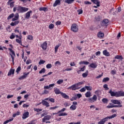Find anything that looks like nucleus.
<instances>
[{
    "label": "nucleus",
    "mask_w": 124,
    "mask_h": 124,
    "mask_svg": "<svg viewBox=\"0 0 124 124\" xmlns=\"http://www.w3.org/2000/svg\"><path fill=\"white\" fill-rule=\"evenodd\" d=\"M92 99L94 101V102L96 101V100H97V97L96 95H94L92 97Z\"/></svg>",
    "instance_id": "obj_52"
},
{
    "label": "nucleus",
    "mask_w": 124,
    "mask_h": 124,
    "mask_svg": "<svg viewBox=\"0 0 124 124\" xmlns=\"http://www.w3.org/2000/svg\"><path fill=\"white\" fill-rule=\"evenodd\" d=\"M61 4V0H56L53 4L54 7H56L57 5Z\"/></svg>",
    "instance_id": "obj_22"
},
{
    "label": "nucleus",
    "mask_w": 124,
    "mask_h": 124,
    "mask_svg": "<svg viewBox=\"0 0 124 124\" xmlns=\"http://www.w3.org/2000/svg\"><path fill=\"white\" fill-rule=\"evenodd\" d=\"M89 74V71L87 70L85 73L82 74V77L83 78H86L88 76V75Z\"/></svg>",
    "instance_id": "obj_29"
},
{
    "label": "nucleus",
    "mask_w": 124,
    "mask_h": 124,
    "mask_svg": "<svg viewBox=\"0 0 124 124\" xmlns=\"http://www.w3.org/2000/svg\"><path fill=\"white\" fill-rule=\"evenodd\" d=\"M18 28L19 27H16L15 29V32L16 33H19V36L18 35H16V43H18L20 45H22V34L21 33V32H20V31H19V30H18Z\"/></svg>",
    "instance_id": "obj_1"
},
{
    "label": "nucleus",
    "mask_w": 124,
    "mask_h": 124,
    "mask_svg": "<svg viewBox=\"0 0 124 124\" xmlns=\"http://www.w3.org/2000/svg\"><path fill=\"white\" fill-rule=\"evenodd\" d=\"M39 10H40V11H46L47 10V8L46 7H42L39 8Z\"/></svg>",
    "instance_id": "obj_32"
},
{
    "label": "nucleus",
    "mask_w": 124,
    "mask_h": 124,
    "mask_svg": "<svg viewBox=\"0 0 124 124\" xmlns=\"http://www.w3.org/2000/svg\"><path fill=\"white\" fill-rule=\"evenodd\" d=\"M102 102H103V103H106V104H107V103H108V99H107V98H104L102 100Z\"/></svg>",
    "instance_id": "obj_38"
},
{
    "label": "nucleus",
    "mask_w": 124,
    "mask_h": 124,
    "mask_svg": "<svg viewBox=\"0 0 124 124\" xmlns=\"http://www.w3.org/2000/svg\"><path fill=\"white\" fill-rule=\"evenodd\" d=\"M51 120V116L50 115H46L44 117L42 120V123H46V124H50L51 122L48 121L49 120Z\"/></svg>",
    "instance_id": "obj_6"
},
{
    "label": "nucleus",
    "mask_w": 124,
    "mask_h": 124,
    "mask_svg": "<svg viewBox=\"0 0 124 124\" xmlns=\"http://www.w3.org/2000/svg\"><path fill=\"white\" fill-rule=\"evenodd\" d=\"M15 72V69H13V68H12L11 69H10L8 73V76H11V75H14Z\"/></svg>",
    "instance_id": "obj_13"
},
{
    "label": "nucleus",
    "mask_w": 124,
    "mask_h": 124,
    "mask_svg": "<svg viewBox=\"0 0 124 124\" xmlns=\"http://www.w3.org/2000/svg\"><path fill=\"white\" fill-rule=\"evenodd\" d=\"M111 102L112 103H113V104H118V105H120L121 102L120 101V100H111Z\"/></svg>",
    "instance_id": "obj_16"
},
{
    "label": "nucleus",
    "mask_w": 124,
    "mask_h": 124,
    "mask_svg": "<svg viewBox=\"0 0 124 124\" xmlns=\"http://www.w3.org/2000/svg\"><path fill=\"white\" fill-rule=\"evenodd\" d=\"M103 54L106 57H110V52H108L107 50H104L103 51Z\"/></svg>",
    "instance_id": "obj_17"
},
{
    "label": "nucleus",
    "mask_w": 124,
    "mask_h": 124,
    "mask_svg": "<svg viewBox=\"0 0 124 124\" xmlns=\"http://www.w3.org/2000/svg\"><path fill=\"white\" fill-rule=\"evenodd\" d=\"M58 116L59 117H62V116H67V113L66 112H62L61 113H59Z\"/></svg>",
    "instance_id": "obj_35"
},
{
    "label": "nucleus",
    "mask_w": 124,
    "mask_h": 124,
    "mask_svg": "<svg viewBox=\"0 0 124 124\" xmlns=\"http://www.w3.org/2000/svg\"><path fill=\"white\" fill-rule=\"evenodd\" d=\"M77 108V106L74 105H72L70 108V109L71 110H76V108Z\"/></svg>",
    "instance_id": "obj_30"
},
{
    "label": "nucleus",
    "mask_w": 124,
    "mask_h": 124,
    "mask_svg": "<svg viewBox=\"0 0 124 124\" xmlns=\"http://www.w3.org/2000/svg\"><path fill=\"white\" fill-rule=\"evenodd\" d=\"M77 12L78 13V15H80L83 13V10L82 9H79L77 11Z\"/></svg>",
    "instance_id": "obj_60"
},
{
    "label": "nucleus",
    "mask_w": 124,
    "mask_h": 124,
    "mask_svg": "<svg viewBox=\"0 0 124 124\" xmlns=\"http://www.w3.org/2000/svg\"><path fill=\"white\" fill-rule=\"evenodd\" d=\"M27 124H35V123L34 122V121H31Z\"/></svg>",
    "instance_id": "obj_64"
},
{
    "label": "nucleus",
    "mask_w": 124,
    "mask_h": 124,
    "mask_svg": "<svg viewBox=\"0 0 124 124\" xmlns=\"http://www.w3.org/2000/svg\"><path fill=\"white\" fill-rule=\"evenodd\" d=\"M71 30L74 32H78V25L75 23L73 24L71 27Z\"/></svg>",
    "instance_id": "obj_7"
},
{
    "label": "nucleus",
    "mask_w": 124,
    "mask_h": 124,
    "mask_svg": "<svg viewBox=\"0 0 124 124\" xmlns=\"http://www.w3.org/2000/svg\"><path fill=\"white\" fill-rule=\"evenodd\" d=\"M76 85L78 88H80V87H79L82 86V85H84V82L81 81V82H78V83H76Z\"/></svg>",
    "instance_id": "obj_28"
},
{
    "label": "nucleus",
    "mask_w": 124,
    "mask_h": 124,
    "mask_svg": "<svg viewBox=\"0 0 124 124\" xmlns=\"http://www.w3.org/2000/svg\"><path fill=\"white\" fill-rule=\"evenodd\" d=\"M32 13V11L30 10L28 11L27 13L25 14V19H29L30 17H31V14Z\"/></svg>",
    "instance_id": "obj_11"
},
{
    "label": "nucleus",
    "mask_w": 124,
    "mask_h": 124,
    "mask_svg": "<svg viewBox=\"0 0 124 124\" xmlns=\"http://www.w3.org/2000/svg\"><path fill=\"white\" fill-rule=\"evenodd\" d=\"M60 47V46L57 45L55 47V52L57 53L58 52V49H59V47Z\"/></svg>",
    "instance_id": "obj_55"
},
{
    "label": "nucleus",
    "mask_w": 124,
    "mask_h": 124,
    "mask_svg": "<svg viewBox=\"0 0 124 124\" xmlns=\"http://www.w3.org/2000/svg\"><path fill=\"white\" fill-rule=\"evenodd\" d=\"M17 10L18 13H24L29 11V8L18 6L17 8Z\"/></svg>",
    "instance_id": "obj_4"
},
{
    "label": "nucleus",
    "mask_w": 124,
    "mask_h": 124,
    "mask_svg": "<svg viewBox=\"0 0 124 124\" xmlns=\"http://www.w3.org/2000/svg\"><path fill=\"white\" fill-rule=\"evenodd\" d=\"M12 121H13V118H11L9 120H8L4 122L3 124H8V123H10V122H12Z\"/></svg>",
    "instance_id": "obj_40"
},
{
    "label": "nucleus",
    "mask_w": 124,
    "mask_h": 124,
    "mask_svg": "<svg viewBox=\"0 0 124 124\" xmlns=\"http://www.w3.org/2000/svg\"><path fill=\"white\" fill-rule=\"evenodd\" d=\"M108 121V118L107 117L103 118L100 121L98 122V124H105L106 122H107Z\"/></svg>",
    "instance_id": "obj_12"
},
{
    "label": "nucleus",
    "mask_w": 124,
    "mask_h": 124,
    "mask_svg": "<svg viewBox=\"0 0 124 124\" xmlns=\"http://www.w3.org/2000/svg\"><path fill=\"white\" fill-rule=\"evenodd\" d=\"M48 44H47V42H44L41 45V47L42 48L43 50H46L47 49V46Z\"/></svg>",
    "instance_id": "obj_10"
},
{
    "label": "nucleus",
    "mask_w": 124,
    "mask_h": 124,
    "mask_svg": "<svg viewBox=\"0 0 124 124\" xmlns=\"http://www.w3.org/2000/svg\"><path fill=\"white\" fill-rule=\"evenodd\" d=\"M55 65H56L57 66H59V65H61L62 63L60 61H56L55 63Z\"/></svg>",
    "instance_id": "obj_46"
},
{
    "label": "nucleus",
    "mask_w": 124,
    "mask_h": 124,
    "mask_svg": "<svg viewBox=\"0 0 124 124\" xmlns=\"http://www.w3.org/2000/svg\"><path fill=\"white\" fill-rule=\"evenodd\" d=\"M109 80H110V78H105L103 79L102 82H108V81H109Z\"/></svg>",
    "instance_id": "obj_49"
},
{
    "label": "nucleus",
    "mask_w": 124,
    "mask_h": 124,
    "mask_svg": "<svg viewBox=\"0 0 124 124\" xmlns=\"http://www.w3.org/2000/svg\"><path fill=\"white\" fill-rule=\"evenodd\" d=\"M88 101H89V102H90L91 103L94 102V101L93 99L92 98H90L89 99H88Z\"/></svg>",
    "instance_id": "obj_62"
},
{
    "label": "nucleus",
    "mask_w": 124,
    "mask_h": 124,
    "mask_svg": "<svg viewBox=\"0 0 124 124\" xmlns=\"http://www.w3.org/2000/svg\"><path fill=\"white\" fill-rule=\"evenodd\" d=\"M33 38V37H32V36L31 35H28L27 37V39L29 40H32Z\"/></svg>",
    "instance_id": "obj_53"
},
{
    "label": "nucleus",
    "mask_w": 124,
    "mask_h": 124,
    "mask_svg": "<svg viewBox=\"0 0 124 124\" xmlns=\"http://www.w3.org/2000/svg\"><path fill=\"white\" fill-rule=\"evenodd\" d=\"M115 59L117 60H123V57L120 55H117L115 57Z\"/></svg>",
    "instance_id": "obj_39"
},
{
    "label": "nucleus",
    "mask_w": 124,
    "mask_h": 124,
    "mask_svg": "<svg viewBox=\"0 0 124 124\" xmlns=\"http://www.w3.org/2000/svg\"><path fill=\"white\" fill-rule=\"evenodd\" d=\"M61 94L63 98H65V99H69V96L67 95L65 93L62 92Z\"/></svg>",
    "instance_id": "obj_18"
},
{
    "label": "nucleus",
    "mask_w": 124,
    "mask_h": 124,
    "mask_svg": "<svg viewBox=\"0 0 124 124\" xmlns=\"http://www.w3.org/2000/svg\"><path fill=\"white\" fill-rule=\"evenodd\" d=\"M15 15L14 14L12 13L9 15V16H8L7 17V20H10L12 18H13L14 17Z\"/></svg>",
    "instance_id": "obj_33"
},
{
    "label": "nucleus",
    "mask_w": 124,
    "mask_h": 124,
    "mask_svg": "<svg viewBox=\"0 0 124 124\" xmlns=\"http://www.w3.org/2000/svg\"><path fill=\"white\" fill-rule=\"evenodd\" d=\"M34 111H35L36 112H41L42 111V109L41 108H34Z\"/></svg>",
    "instance_id": "obj_45"
},
{
    "label": "nucleus",
    "mask_w": 124,
    "mask_h": 124,
    "mask_svg": "<svg viewBox=\"0 0 124 124\" xmlns=\"http://www.w3.org/2000/svg\"><path fill=\"white\" fill-rule=\"evenodd\" d=\"M54 27H55V25H54L53 23H51L49 24L48 28L50 30H52V29H54Z\"/></svg>",
    "instance_id": "obj_47"
},
{
    "label": "nucleus",
    "mask_w": 124,
    "mask_h": 124,
    "mask_svg": "<svg viewBox=\"0 0 124 124\" xmlns=\"http://www.w3.org/2000/svg\"><path fill=\"white\" fill-rule=\"evenodd\" d=\"M20 114H21V112H20L19 111H17L16 113L13 114V117L14 118H15V117H16V116H19V115H20Z\"/></svg>",
    "instance_id": "obj_37"
},
{
    "label": "nucleus",
    "mask_w": 124,
    "mask_h": 124,
    "mask_svg": "<svg viewBox=\"0 0 124 124\" xmlns=\"http://www.w3.org/2000/svg\"><path fill=\"white\" fill-rule=\"evenodd\" d=\"M57 108H59L58 106H55L54 107H51L49 108V110H55V109H57Z\"/></svg>",
    "instance_id": "obj_61"
},
{
    "label": "nucleus",
    "mask_w": 124,
    "mask_h": 124,
    "mask_svg": "<svg viewBox=\"0 0 124 124\" xmlns=\"http://www.w3.org/2000/svg\"><path fill=\"white\" fill-rule=\"evenodd\" d=\"M46 61L43 60H40V62H39V64H44L45 63Z\"/></svg>",
    "instance_id": "obj_50"
},
{
    "label": "nucleus",
    "mask_w": 124,
    "mask_h": 124,
    "mask_svg": "<svg viewBox=\"0 0 124 124\" xmlns=\"http://www.w3.org/2000/svg\"><path fill=\"white\" fill-rule=\"evenodd\" d=\"M79 89L80 88H78L76 84L68 88V90H72V91H76V90H79Z\"/></svg>",
    "instance_id": "obj_8"
},
{
    "label": "nucleus",
    "mask_w": 124,
    "mask_h": 124,
    "mask_svg": "<svg viewBox=\"0 0 124 124\" xmlns=\"http://www.w3.org/2000/svg\"><path fill=\"white\" fill-rule=\"evenodd\" d=\"M46 68H47L48 69L51 68H52V64L50 63H48L46 65Z\"/></svg>",
    "instance_id": "obj_51"
},
{
    "label": "nucleus",
    "mask_w": 124,
    "mask_h": 124,
    "mask_svg": "<svg viewBox=\"0 0 124 124\" xmlns=\"http://www.w3.org/2000/svg\"><path fill=\"white\" fill-rule=\"evenodd\" d=\"M42 104L43 105H44V106H46V107H50V105L49 104V103H48V102L43 100L42 101Z\"/></svg>",
    "instance_id": "obj_14"
},
{
    "label": "nucleus",
    "mask_w": 124,
    "mask_h": 124,
    "mask_svg": "<svg viewBox=\"0 0 124 124\" xmlns=\"http://www.w3.org/2000/svg\"><path fill=\"white\" fill-rule=\"evenodd\" d=\"M46 72V69H45V68H43L39 71V74H42V73H45Z\"/></svg>",
    "instance_id": "obj_36"
},
{
    "label": "nucleus",
    "mask_w": 124,
    "mask_h": 124,
    "mask_svg": "<svg viewBox=\"0 0 124 124\" xmlns=\"http://www.w3.org/2000/svg\"><path fill=\"white\" fill-rule=\"evenodd\" d=\"M85 89H86L87 91H92V86H85Z\"/></svg>",
    "instance_id": "obj_42"
},
{
    "label": "nucleus",
    "mask_w": 124,
    "mask_h": 124,
    "mask_svg": "<svg viewBox=\"0 0 124 124\" xmlns=\"http://www.w3.org/2000/svg\"><path fill=\"white\" fill-rule=\"evenodd\" d=\"M54 93H56V94H61L62 93V92L60 91V89L57 88H54Z\"/></svg>",
    "instance_id": "obj_23"
},
{
    "label": "nucleus",
    "mask_w": 124,
    "mask_h": 124,
    "mask_svg": "<svg viewBox=\"0 0 124 124\" xmlns=\"http://www.w3.org/2000/svg\"><path fill=\"white\" fill-rule=\"evenodd\" d=\"M14 3H15V2H12L10 1H8L7 2L8 5H10V8H12L14 6Z\"/></svg>",
    "instance_id": "obj_24"
},
{
    "label": "nucleus",
    "mask_w": 124,
    "mask_h": 124,
    "mask_svg": "<svg viewBox=\"0 0 124 124\" xmlns=\"http://www.w3.org/2000/svg\"><path fill=\"white\" fill-rule=\"evenodd\" d=\"M15 36H16L15 34L14 33H12L10 37V39H14V38H15Z\"/></svg>",
    "instance_id": "obj_44"
},
{
    "label": "nucleus",
    "mask_w": 124,
    "mask_h": 124,
    "mask_svg": "<svg viewBox=\"0 0 124 124\" xmlns=\"http://www.w3.org/2000/svg\"><path fill=\"white\" fill-rule=\"evenodd\" d=\"M19 23H20V21H19V20H16L14 22H12L10 25L12 26V27H14V26H17V25H18V24H19Z\"/></svg>",
    "instance_id": "obj_26"
},
{
    "label": "nucleus",
    "mask_w": 124,
    "mask_h": 124,
    "mask_svg": "<svg viewBox=\"0 0 124 124\" xmlns=\"http://www.w3.org/2000/svg\"><path fill=\"white\" fill-rule=\"evenodd\" d=\"M111 96H115V97H121V96H124V92L123 91L114 92L110 90L108 92Z\"/></svg>",
    "instance_id": "obj_2"
},
{
    "label": "nucleus",
    "mask_w": 124,
    "mask_h": 124,
    "mask_svg": "<svg viewBox=\"0 0 124 124\" xmlns=\"http://www.w3.org/2000/svg\"><path fill=\"white\" fill-rule=\"evenodd\" d=\"M90 67L91 68L95 69L97 67V64L96 63H92L89 65Z\"/></svg>",
    "instance_id": "obj_25"
},
{
    "label": "nucleus",
    "mask_w": 124,
    "mask_h": 124,
    "mask_svg": "<svg viewBox=\"0 0 124 124\" xmlns=\"http://www.w3.org/2000/svg\"><path fill=\"white\" fill-rule=\"evenodd\" d=\"M80 92H81V93H84V92H86V87L85 86L82 88H81L80 90Z\"/></svg>",
    "instance_id": "obj_56"
},
{
    "label": "nucleus",
    "mask_w": 124,
    "mask_h": 124,
    "mask_svg": "<svg viewBox=\"0 0 124 124\" xmlns=\"http://www.w3.org/2000/svg\"><path fill=\"white\" fill-rule=\"evenodd\" d=\"M8 50L10 51V55L12 58V62L13 64H14V59H15V57H16V55L15 54V52L12 48H9Z\"/></svg>",
    "instance_id": "obj_5"
},
{
    "label": "nucleus",
    "mask_w": 124,
    "mask_h": 124,
    "mask_svg": "<svg viewBox=\"0 0 124 124\" xmlns=\"http://www.w3.org/2000/svg\"><path fill=\"white\" fill-rule=\"evenodd\" d=\"M30 115V112L29 111L25 112L22 115V119L26 120L27 118H29V116Z\"/></svg>",
    "instance_id": "obj_9"
},
{
    "label": "nucleus",
    "mask_w": 124,
    "mask_h": 124,
    "mask_svg": "<svg viewBox=\"0 0 124 124\" xmlns=\"http://www.w3.org/2000/svg\"><path fill=\"white\" fill-rule=\"evenodd\" d=\"M54 86H55V84L53 83L51 84H49L48 86H44L43 94H47V93H49V91L46 90H52V89H53V87H54Z\"/></svg>",
    "instance_id": "obj_3"
},
{
    "label": "nucleus",
    "mask_w": 124,
    "mask_h": 124,
    "mask_svg": "<svg viewBox=\"0 0 124 124\" xmlns=\"http://www.w3.org/2000/svg\"><path fill=\"white\" fill-rule=\"evenodd\" d=\"M70 103L68 102H66L64 104V106H65V107H68V106H70Z\"/></svg>",
    "instance_id": "obj_59"
},
{
    "label": "nucleus",
    "mask_w": 124,
    "mask_h": 124,
    "mask_svg": "<svg viewBox=\"0 0 124 124\" xmlns=\"http://www.w3.org/2000/svg\"><path fill=\"white\" fill-rule=\"evenodd\" d=\"M29 74H30V72H28L27 73H24L23 76H24L25 78H27V77H28V76L29 75Z\"/></svg>",
    "instance_id": "obj_57"
},
{
    "label": "nucleus",
    "mask_w": 124,
    "mask_h": 124,
    "mask_svg": "<svg viewBox=\"0 0 124 124\" xmlns=\"http://www.w3.org/2000/svg\"><path fill=\"white\" fill-rule=\"evenodd\" d=\"M117 117V114H113L111 116H107V118H108V120H111V119H114V118H116Z\"/></svg>",
    "instance_id": "obj_27"
},
{
    "label": "nucleus",
    "mask_w": 124,
    "mask_h": 124,
    "mask_svg": "<svg viewBox=\"0 0 124 124\" xmlns=\"http://www.w3.org/2000/svg\"><path fill=\"white\" fill-rule=\"evenodd\" d=\"M97 36L99 38H103V37H104V33L100 31L98 33Z\"/></svg>",
    "instance_id": "obj_21"
},
{
    "label": "nucleus",
    "mask_w": 124,
    "mask_h": 124,
    "mask_svg": "<svg viewBox=\"0 0 124 124\" xmlns=\"http://www.w3.org/2000/svg\"><path fill=\"white\" fill-rule=\"evenodd\" d=\"M91 1L96 4L97 6H100V2L98 0H91Z\"/></svg>",
    "instance_id": "obj_19"
},
{
    "label": "nucleus",
    "mask_w": 124,
    "mask_h": 124,
    "mask_svg": "<svg viewBox=\"0 0 124 124\" xmlns=\"http://www.w3.org/2000/svg\"><path fill=\"white\" fill-rule=\"evenodd\" d=\"M62 83H63V79H59L57 82V84L58 85H61V84H62Z\"/></svg>",
    "instance_id": "obj_41"
},
{
    "label": "nucleus",
    "mask_w": 124,
    "mask_h": 124,
    "mask_svg": "<svg viewBox=\"0 0 124 124\" xmlns=\"http://www.w3.org/2000/svg\"><path fill=\"white\" fill-rule=\"evenodd\" d=\"M103 87L106 90V91H108V90H109V88H108V85L107 84H104Z\"/></svg>",
    "instance_id": "obj_54"
},
{
    "label": "nucleus",
    "mask_w": 124,
    "mask_h": 124,
    "mask_svg": "<svg viewBox=\"0 0 124 124\" xmlns=\"http://www.w3.org/2000/svg\"><path fill=\"white\" fill-rule=\"evenodd\" d=\"M113 108H121V107H123V105H113Z\"/></svg>",
    "instance_id": "obj_58"
},
{
    "label": "nucleus",
    "mask_w": 124,
    "mask_h": 124,
    "mask_svg": "<svg viewBox=\"0 0 124 124\" xmlns=\"http://www.w3.org/2000/svg\"><path fill=\"white\" fill-rule=\"evenodd\" d=\"M15 18L16 19H17V20L19 19V14L16 13V14L15 16Z\"/></svg>",
    "instance_id": "obj_63"
},
{
    "label": "nucleus",
    "mask_w": 124,
    "mask_h": 124,
    "mask_svg": "<svg viewBox=\"0 0 124 124\" xmlns=\"http://www.w3.org/2000/svg\"><path fill=\"white\" fill-rule=\"evenodd\" d=\"M20 71H21V67L20 66H18V68L16 69V72L17 74H19V72H20Z\"/></svg>",
    "instance_id": "obj_43"
},
{
    "label": "nucleus",
    "mask_w": 124,
    "mask_h": 124,
    "mask_svg": "<svg viewBox=\"0 0 124 124\" xmlns=\"http://www.w3.org/2000/svg\"><path fill=\"white\" fill-rule=\"evenodd\" d=\"M72 70V68H67L65 69H62V72H65V71H71Z\"/></svg>",
    "instance_id": "obj_34"
},
{
    "label": "nucleus",
    "mask_w": 124,
    "mask_h": 124,
    "mask_svg": "<svg viewBox=\"0 0 124 124\" xmlns=\"http://www.w3.org/2000/svg\"><path fill=\"white\" fill-rule=\"evenodd\" d=\"M91 94H92V93H91V92H87L85 93V96L86 97H91Z\"/></svg>",
    "instance_id": "obj_31"
},
{
    "label": "nucleus",
    "mask_w": 124,
    "mask_h": 124,
    "mask_svg": "<svg viewBox=\"0 0 124 124\" xmlns=\"http://www.w3.org/2000/svg\"><path fill=\"white\" fill-rule=\"evenodd\" d=\"M75 0H63V2L65 3H67V4H71V3H73Z\"/></svg>",
    "instance_id": "obj_20"
},
{
    "label": "nucleus",
    "mask_w": 124,
    "mask_h": 124,
    "mask_svg": "<svg viewBox=\"0 0 124 124\" xmlns=\"http://www.w3.org/2000/svg\"><path fill=\"white\" fill-rule=\"evenodd\" d=\"M108 23H109V21L107 19H105L102 21V26L107 27L108 26Z\"/></svg>",
    "instance_id": "obj_15"
},
{
    "label": "nucleus",
    "mask_w": 124,
    "mask_h": 124,
    "mask_svg": "<svg viewBox=\"0 0 124 124\" xmlns=\"http://www.w3.org/2000/svg\"><path fill=\"white\" fill-rule=\"evenodd\" d=\"M85 67V66H83L82 68H81L80 70L77 71V73L79 74V72H81V71H84Z\"/></svg>",
    "instance_id": "obj_48"
}]
</instances>
